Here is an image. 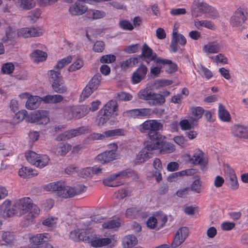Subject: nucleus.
Masks as SVG:
<instances>
[{
  "instance_id": "nucleus-24",
  "label": "nucleus",
  "mask_w": 248,
  "mask_h": 248,
  "mask_svg": "<svg viewBox=\"0 0 248 248\" xmlns=\"http://www.w3.org/2000/svg\"><path fill=\"white\" fill-rule=\"evenodd\" d=\"M204 112V109L201 107H192L189 109V116L192 122H196L201 119Z\"/></svg>"
},
{
  "instance_id": "nucleus-51",
  "label": "nucleus",
  "mask_w": 248,
  "mask_h": 248,
  "mask_svg": "<svg viewBox=\"0 0 248 248\" xmlns=\"http://www.w3.org/2000/svg\"><path fill=\"white\" fill-rule=\"evenodd\" d=\"M140 214V210L137 207H130L126 209L125 216L127 218H134L138 217Z\"/></svg>"
},
{
  "instance_id": "nucleus-63",
  "label": "nucleus",
  "mask_w": 248,
  "mask_h": 248,
  "mask_svg": "<svg viewBox=\"0 0 248 248\" xmlns=\"http://www.w3.org/2000/svg\"><path fill=\"white\" fill-rule=\"evenodd\" d=\"M119 25L120 28L124 30L132 31L134 29L133 25L127 20H120Z\"/></svg>"
},
{
  "instance_id": "nucleus-35",
  "label": "nucleus",
  "mask_w": 248,
  "mask_h": 248,
  "mask_svg": "<svg viewBox=\"0 0 248 248\" xmlns=\"http://www.w3.org/2000/svg\"><path fill=\"white\" fill-rule=\"evenodd\" d=\"M88 17L92 20H97L104 17L106 16L105 12L101 10L91 9L87 12Z\"/></svg>"
},
{
  "instance_id": "nucleus-33",
  "label": "nucleus",
  "mask_w": 248,
  "mask_h": 248,
  "mask_svg": "<svg viewBox=\"0 0 248 248\" xmlns=\"http://www.w3.org/2000/svg\"><path fill=\"white\" fill-rule=\"evenodd\" d=\"M18 174L23 178H27L36 175L37 173L31 168L22 167L19 170Z\"/></svg>"
},
{
  "instance_id": "nucleus-16",
  "label": "nucleus",
  "mask_w": 248,
  "mask_h": 248,
  "mask_svg": "<svg viewBox=\"0 0 248 248\" xmlns=\"http://www.w3.org/2000/svg\"><path fill=\"white\" fill-rule=\"evenodd\" d=\"M72 149V146L66 142H59L54 145L51 152L57 156H64Z\"/></svg>"
},
{
  "instance_id": "nucleus-7",
  "label": "nucleus",
  "mask_w": 248,
  "mask_h": 248,
  "mask_svg": "<svg viewBox=\"0 0 248 248\" xmlns=\"http://www.w3.org/2000/svg\"><path fill=\"white\" fill-rule=\"evenodd\" d=\"M185 157L191 163L194 165H199L202 170H205L207 168L208 163L207 159L204 156L202 151L199 149L194 151L192 156L190 154H186Z\"/></svg>"
},
{
  "instance_id": "nucleus-58",
  "label": "nucleus",
  "mask_w": 248,
  "mask_h": 248,
  "mask_svg": "<svg viewBox=\"0 0 248 248\" xmlns=\"http://www.w3.org/2000/svg\"><path fill=\"white\" fill-rule=\"evenodd\" d=\"M72 60V56H68L59 61L55 66V68L60 70L69 64L71 62Z\"/></svg>"
},
{
  "instance_id": "nucleus-10",
  "label": "nucleus",
  "mask_w": 248,
  "mask_h": 248,
  "mask_svg": "<svg viewBox=\"0 0 248 248\" xmlns=\"http://www.w3.org/2000/svg\"><path fill=\"white\" fill-rule=\"evenodd\" d=\"M28 121L38 124H46L49 122L48 113L46 110H37L31 112L28 117Z\"/></svg>"
},
{
  "instance_id": "nucleus-34",
  "label": "nucleus",
  "mask_w": 248,
  "mask_h": 248,
  "mask_svg": "<svg viewBox=\"0 0 248 248\" xmlns=\"http://www.w3.org/2000/svg\"><path fill=\"white\" fill-rule=\"evenodd\" d=\"M42 101L45 103L54 104L61 102L63 97L59 94L47 95L41 98Z\"/></svg>"
},
{
  "instance_id": "nucleus-20",
  "label": "nucleus",
  "mask_w": 248,
  "mask_h": 248,
  "mask_svg": "<svg viewBox=\"0 0 248 248\" xmlns=\"http://www.w3.org/2000/svg\"><path fill=\"white\" fill-rule=\"evenodd\" d=\"M148 69L145 65H141L133 74L132 81L134 84L139 83L143 80L147 73Z\"/></svg>"
},
{
  "instance_id": "nucleus-1",
  "label": "nucleus",
  "mask_w": 248,
  "mask_h": 248,
  "mask_svg": "<svg viewBox=\"0 0 248 248\" xmlns=\"http://www.w3.org/2000/svg\"><path fill=\"white\" fill-rule=\"evenodd\" d=\"M139 130L142 133H146L149 140L145 142L159 141L161 145L160 139L162 136L157 132L163 129V124L157 120H148L145 121L139 126Z\"/></svg>"
},
{
  "instance_id": "nucleus-36",
  "label": "nucleus",
  "mask_w": 248,
  "mask_h": 248,
  "mask_svg": "<svg viewBox=\"0 0 248 248\" xmlns=\"http://www.w3.org/2000/svg\"><path fill=\"white\" fill-rule=\"evenodd\" d=\"M218 116L223 122H229L231 119L229 112L221 104H219L218 107Z\"/></svg>"
},
{
  "instance_id": "nucleus-48",
  "label": "nucleus",
  "mask_w": 248,
  "mask_h": 248,
  "mask_svg": "<svg viewBox=\"0 0 248 248\" xmlns=\"http://www.w3.org/2000/svg\"><path fill=\"white\" fill-rule=\"evenodd\" d=\"M190 188L192 191L197 193H200L202 191L203 186L199 178L193 182Z\"/></svg>"
},
{
  "instance_id": "nucleus-54",
  "label": "nucleus",
  "mask_w": 248,
  "mask_h": 248,
  "mask_svg": "<svg viewBox=\"0 0 248 248\" xmlns=\"http://www.w3.org/2000/svg\"><path fill=\"white\" fill-rule=\"evenodd\" d=\"M163 60L165 61L164 62H158L157 64H167L168 69L167 71L169 73H173L176 71L177 67V65L173 63L172 61L167 59H162Z\"/></svg>"
},
{
  "instance_id": "nucleus-9",
  "label": "nucleus",
  "mask_w": 248,
  "mask_h": 248,
  "mask_svg": "<svg viewBox=\"0 0 248 248\" xmlns=\"http://www.w3.org/2000/svg\"><path fill=\"white\" fill-rule=\"evenodd\" d=\"M167 220V217L165 215L157 213L148 218L146 224L150 229H159L164 226Z\"/></svg>"
},
{
  "instance_id": "nucleus-45",
  "label": "nucleus",
  "mask_w": 248,
  "mask_h": 248,
  "mask_svg": "<svg viewBox=\"0 0 248 248\" xmlns=\"http://www.w3.org/2000/svg\"><path fill=\"white\" fill-rule=\"evenodd\" d=\"M36 162L34 166L39 168H42L48 165L49 158L46 155H39Z\"/></svg>"
},
{
  "instance_id": "nucleus-59",
  "label": "nucleus",
  "mask_w": 248,
  "mask_h": 248,
  "mask_svg": "<svg viewBox=\"0 0 248 248\" xmlns=\"http://www.w3.org/2000/svg\"><path fill=\"white\" fill-rule=\"evenodd\" d=\"M116 60V57L112 54H108L102 56L100 59V62L102 63H111Z\"/></svg>"
},
{
  "instance_id": "nucleus-19",
  "label": "nucleus",
  "mask_w": 248,
  "mask_h": 248,
  "mask_svg": "<svg viewBox=\"0 0 248 248\" xmlns=\"http://www.w3.org/2000/svg\"><path fill=\"white\" fill-rule=\"evenodd\" d=\"M231 133L235 137L248 139V127L242 125L236 124L231 128Z\"/></svg>"
},
{
  "instance_id": "nucleus-3",
  "label": "nucleus",
  "mask_w": 248,
  "mask_h": 248,
  "mask_svg": "<svg viewBox=\"0 0 248 248\" xmlns=\"http://www.w3.org/2000/svg\"><path fill=\"white\" fill-rule=\"evenodd\" d=\"M116 241L117 238L114 235L109 237L99 238L91 230L88 232L87 237L83 238V242L90 243L92 247L95 248L104 246L112 248L114 246Z\"/></svg>"
},
{
  "instance_id": "nucleus-6",
  "label": "nucleus",
  "mask_w": 248,
  "mask_h": 248,
  "mask_svg": "<svg viewBox=\"0 0 248 248\" xmlns=\"http://www.w3.org/2000/svg\"><path fill=\"white\" fill-rule=\"evenodd\" d=\"M88 114V108L85 107L73 106L65 108L63 117L66 120L80 119Z\"/></svg>"
},
{
  "instance_id": "nucleus-28",
  "label": "nucleus",
  "mask_w": 248,
  "mask_h": 248,
  "mask_svg": "<svg viewBox=\"0 0 248 248\" xmlns=\"http://www.w3.org/2000/svg\"><path fill=\"white\" fill-rule=\"evenodd\" d=\"M220 50V45L217 42H210L205 45L202 48L203 51L206 53H217Z\"/></svg>"
},
{
  "instance_id": "nucleus-50",
  "label": "nucleus",
  "mask_w": 248,
  "mask_h": 248,
  "mask_svg": "<svg viewBox=\"0 0 248 248\" xmlns=\"http://www.w3.org/2000/svg\"><path fill=\"white\" fill-rule=\"evenodd\" d=\"M152 93L149 89L145 88L140 90L138 93V96L140 99L150 101Z\"/></svg>"
},
{
  "instance_id": "nucleus-31",
  "label": "nucleus",
  "mask_w": 248,
  "mask_h": 248,
  "mask_svg": "<svg viewBox=\"0 0 248 248\" xmlns=\"http://www.w3.org/2000/svg\"><path fill=\"white\" fill-rule=\"evenodd\" d=\"M42 97L38 96L31 95L26 103V108L29 109H34L37 108L42 101Z\"/></svg>"
},
{
  "instance_id": "nucleus-15",
  "label": "nucleus",
  "mask_w": 248,
  "mask_h": 248,
  "mask_svg": "<svg viewBox=\"0 0 248 248\" xmlns=\"http://www.w3.org/2000/svg\"><path fill=\"white\" fill-rule=\"evenodd\" d=\"M208 4L200 0H194L191 6L192 16L198 17L205 13Z\"/></svg>"
},
{
  "instance_id": "nucleus-32",
  "label": "nucleus",
  "mask_w": 248,
  "mask_h": 248,
  "mask_svg": "<svg viewBox=\"0 0 248 248\" xmlns=\"http://www.w3.org/2000/svg\"><path fill=\"white\" fill-rule=\"evenodd\" d=\"M161 145L157 150H159L161 154H170L175 151L174 145L169 142H164L160 139Z\"/></svg>"
},
{
  "instance_id": "nucleus-52",
  "label": "nucleus",
  "mask_w": 248,
  "mask_h": 248,
  "mask_svg": "<svg viewBox=\"0 0 248 248\" xmlns=\"http://www.w3.org/2000/svg\"><path fill=\"white\" fill-rule=\"evenodd\" d=\"M172 39L181 45H185L186 43V38L182 34L178 33L176 30H173Z\"/></svg>"
},
{
  "instance_id": "nucleus-46",
  "label": "nucleus",
  "mask_w": 248,
  "mask_h": 248,
  "mask_svg": "<svg viewBox=\"0 0 248 248\" xmlns=\"http://www.w3.org/2000/svg\"><path fill=\"white\" fill-rule=\"evenodd\" d=\"M138 58L131 57L123 61L121 64V67L123 69H126L128 68L133 67L138 63Z\"/></svg>"
},
{
  "instance_id": "nucleus-39",
  "label": "nucleus",
  "mask_w": 248,
  "mask_h": 248,
  "mask_svg": "<svg viewBox=\"0 0 248 248\" xmlns=\"http://www.w3.org/2000/svg\"><path fill=\"white\" fill-rule=\"evenodd\" d=\"M110 118V117L108 114L100 109L96 119V124L98 126H102L107 123Z\"/></svg>"
},
{
  "instance_id": "nucleus-38",
  "label": "nucleus",
  "mask_w": 248,
  "mask_h": 248,
  "mask_svg": "<svg viewBox=\"0 0 248 248\" xmlns=\"http://www.w3.org/2000/svg\"><path fill=\"white\" fill-rule=\"evenodd\" d=\"M194 25L199 30L201 29L202 27L210 30H214L215 29L214 24L211 21L208 20H199L198 19H196L194 20Z\"/></svg>"
},
{
  "instance_id": "nucleus-43",
  "label": "nucleus",
  "mask_w": 248,
  "mask_h": 248,
  "mask_svg": "<svg viewBox=\"0 0 248 248\" xmlns=\"http://www.w3.org/2000/svg\"><path fill=\"white\" fill-rule=\"evenodd\" d=\"M121 225L119 219H113L104 222L102 226L103 229L115 230L119 228Z\"/></svg>"
},
{
  "instance_id": "nucleus-21",
  "label": "nucleus",
  "mask_w": 248,
  "mask_h": 248,
  "mask_svg": "<svg viewBox=\"0 0 248 248\" xmlns=\"http://www.w3.org/2000/svg\"><path fill=\"white\" fill-rule=\"evenodd\" d=\"M81 131V128L76 129H72L69 131H66L59 135L56 138L58 141H65L68 140L73 137L77 136L80 134Z\"/></svg>"
},
{
  "instance_id": "nucleus-13",
  "label": "nucleus",
  "mask_w": 248,
  "mask_h": 248,
  "mask_svg": "<svg viewBox=\"0 0 248 248\" xmlns=\"http://www.w3.org/2000/svg\"><path fill=\"white\" fill-rule=\"evenodd\" d=\"M189 230L187 227H183L176 232L174 238L171 244V248H176L182 245L189 235Z\"/></svg>"
},
{
  "instance_id": "nucleus-29",
  "label": "nucleus",
  "mask_w": 248,
  "mask_h": 248,
  "mask_svg": "<svg viewBox=\"0 0 248 248\" xmlns=\"http://www.w3.org/2000/svg\"><path fill=\"white\" fill-rule=\"evenodd\" d=\"M50 238V236L47 233L37 234L30 237V242L35 245H40L48 241Z\"/></svg>"
},
{
  "instance_id": "nucleus-17",
  "label": "nucleus",
  "mask_w": 248,
  "mask_h": 248,
  "mask_svg": "<svg viewBox=\"0 0 248 248\" xmlns=\"http://www.w3.org/2000/svg\"><path fill=\"white\" fill-rule=\"evenodd\" d=\"M141 55L143 57L153 61L156 64L158 62H165L161 58L157 57L155 53H153V50L146 44L143 45Z\"/></svg>"
},
{
  "instance_id": "nucleus-30",
  "label": "nucleus",
  "mask_w": 248,
  "mask_h": 248,
  "mask_svg": "<svg viewBox=\"0 0 248 248\" xmlns=\"http://www.w3.org/2000/svg\"><path fill=\"white\" fill-rule=\"evenodd\" d=\"M30 56L31 60L36 62L45 61L47 57V55L45 52L39 49L34 50Z\"/></svg>"
},
{
  "instance_id": "nucleus-5",
  "label": "nucleus",
  "mask_w": 248,
  "mask_h": 248,
  "mask_svg": "<svg viewBox=\"0 0 248 248\" xmlns=\"http://www.w3.org/2000/svg\"><path fill=\"white\" fill-rule=\"evenodd\" d=\"M60 187L59 192H57V196L63 198L73 197L83 192L86 188V187L83 185H78L76 187H72L66 185L63 182H62Z\"/></svg>"
},
{
  "instance_id": "nucleus-14",
  "label": "nucleus",
  "mask_w": 248,
  "mask_h": 248,
  "mask_svg": "<svg viewBox=\"0 0 248 248\" xmlns=\"http://www.w3.org/2000/svg\"><path fill=\"white\" fill-rule=\"evenodd\" d=\"M152 114L150 108H143L126 110L123 113V115L128 118H141L143 117H150Z\"/></svg>"
},
{
  "instance_id": "nucleus-41",
  "label": "nucleus",
  "mask_w": 248,
  "mask_h": 248,
  "mask_svg": "<svg viewBox=\"0 0 248 248\" xmlns=\"http://www.w3.org/2000/svg\"><path fill=\"white\" fill-rule=\"evenodd\" d=\"M150 101L153 105H161L164 103L165 99L162 94L152 93Z\"/></svg>"
},
{
  "instance_id": "nucleus-2",
  "label": "nucleus",
  "mask_w": 248,
  "mask_h": 248,
  "mask_svg": "<svg viewBox=\"0 0 248 248\" xmlns=\"http://www.w3.org/2000/svg\"><path fill=\"white\" fill-rule=\"evenodd\" d=\"M32 205V200L29 197H24L16 201L12 208L10 206L6 210V216L12 217L14 215L22 216L28 212L31 209Z\"/></svg>"
},
{
  "instance_id": "nucleus-18",
  "label": "nucleus",
  "mask_w": 248,
  "mask_h": 248,
  "mask_svg": "<svg viewBox=\"0 0 248 248\" xmlns=\"http://www.w3.org/2000/svg\"><path fill=\"white\" fill-rule=\"evenodd\" d=\"M246 20V16L245 12L240 9L235 11L232 16L230 19L231 24L234 27L242 25Z\"/></svg>"
},
{
  "instance_id": "nucleus-55",
  "label": "nucleus",
  "mask_w": 248,
  "mask_h": 248,
  "mask_svg": "<svg viewBox=\"0 0 248 248\" xmlns=\"http://www.w3.org/2000/svg\"><path fill=\"white\" fill-rule=\"evenodd\" d=\"M101 80V77L100 75H96L94 76L91 79L88 83V85L91 86L93 90L95 91L97 89Z\"/></svg>"
},
{
  "instance_id": "nucleus-8",
  "label": "nucleus",
  "mask_w": 248,
  "mask_h": 248,
  "mask_svg": "<svg viewBox=\"0 0 248 248\" xmlns=\"http://www.w3.org/2000/svg\"><path fill=\"white\" fill-rule=\"evenodd\" d=\"M49 79L52 82V88L55 92L63 93L66 91V88L63 85L64 81L59 71H56L54 70H50L49 72Z\"/></svg>"
},
{
  "instance_id": "nucleus-57",
  "label": "nucleus",
  "mask_w": 248,
  "mask_h": 248,
  "mask_svg": "<svg viewBox=\"0 0 248 248\" xmlns=\"http://www.w3.org/2000/svg\"><path fill=\"white\" fill-rule=\"evenodd\" d=\"M30 37H35L42 36L44 33V31L41 27H32L30 28Z\"/></svg>"
},
{
  "instance_id": "nucleus-61",
  "label": "nucleus",
  "mask_w": 248,
  "mask_h": 248,
  "mask_svg": "<svg viewBox=\"0 0 248 248\" xmlns=\"http://www.w3.org/2000/svg\"><path fill=\"white\" fill-rule=\"evenodd\" d=\"M30 28H22L17 31V35L19 37L29 38L30 37Z\"/></svg>"
},
{
  "instance_id": "nucleus-44",
  "label": "nucleus",
  "mask_w": 248,
  "mask_h": 248,
  "mask_svg": "<svg viewBox=\"0 0 248 248\" xmlns=\"http://www.w3.org/2000/svg\"><path fill=\"white\" fill-rule=\"evenodd\" d=\"M62 183L61 181H57L48 183L44 186V189L46 191L56 192L57 195Z\"/></svg>"
},
{
  "instance_id": "nucleus-37",
  "label": "nucleus",
  "mask_w": 248,
  "mask_h": 248,
  "mask_svg": "<svg viewBox=\"0 0 248 248\" xmlns=\"http://www.w3.org/2000/svg\"><path fill=\"white\" fill-rule=\"evenodd\" d=\"M196 172L195 170L194 169H187L184 170H182L180 172H176L171 174L170 176L169 179L170 182L175 181V179L177 177L184 175H193Z\"/></svg>"
},
{
  "instance_id": "nucleus-12",
  "label": "nucleus",
  "mask_w": 248,
  "mask_h": 248,
  "mask_svg": "<svg viewBox=\"0 0 248 248\" xmlns=\"http://www.w3.org/2000/svg\"><path fill=\"white\" fill-rule=\"evenodd\" d=\"M224 172L226 182L232 189L236 190L239 187V184L236 173L232 168L228 165H225Z\"/></svg>"
},
{
  "instance_id": "nucleus-49",
  "label": "nucleus",
  "mask_w": 248,
  "mask_h": 248,
  "mask_svg": "<svg viewBox=\"0 0 248 248\" xmlns=\"http://www.w3.org/2000/svg\"><path fill=\"white\" fill-rule=\"evenodd\" d=\"M5 31L6 37L2 39L3 42L4 43H7L9 41L14 40L16 36L15 31L11 27H8Z\"/></svg>"
},
{
  "instance_id": "nucleus-27",
  "label": "nucleus",
  "mask_w": 248,
  "mask_h": 248,
  "mask_svg": "<svg viewBox=\"0 0 248 248\" xmlns=\"http://www.w3.org/2000/svg\"><path fill=\"white\" fill-rule=\"evenodd\" d=\"M104 139L114 138L116 137L124 136L126 134V130L122 128H118L105 131L103 132Z\"/></svg>"
},
{
  "instance_id": "nucleus-53",
  "label": "nucleus",
  "mask_w": 248,
  "mask_h": 248,
  "mask_svg": "<svg viewBox=\"0 0 248 248\" xmlns=\"http://www.w3.org/2000/svg\"><path fill=\"white\" fill-rule=\"evenodd\" d=\"M83 61L81 59H78L73 63L69 66L68 70L69 72H74L80 69L83 66Z\"/></svg>"
},
{
  "instance_id": "nucleus-4",
  "label": "nucleus",
  "mask_w": 248,
  "mask_h": 248,
  "mask_svg": "<svg viewBox=\"0 0 248 248\" xmlns=\"http://www.w3.org/2000/svg\"><path fill=\"white\" fill-rule=\"evenodd\" d=\"M160 146L159 141L144 142V147L142 150L136 155L134 162L135 164L138 165L143 163L151 158L154 153Z\"/></svg>"
},
{
  "instance_id": "nucleus-42",
  "label": "nucleus",
  "mask_w": 248,
  "mask_h": 248,
  "mask_svg": "<svg viewBox=\"0 0 248 248\" xmlns=\"http://www.w3.org/2000/svg\"><path fill=\"white\" fill-rule=\"evenodd\" d=\"M17 5L23 10H29L35 5L34 0H17Z\"/></svg>"
},
{
  "instance_id": "nucleus-47",
  "label": "nucleus",
  "mask_w": 248,
  "mask_h": 248,
  "mask_svg": "<svg viewBox=\"0 0 248 248\" xmlns=\"http://www.w3.org/2000/svg\"><path fill=\"white\" fill-rule=\"evenodd\" d=\"M197 72L207 79H209L213 76L211 71L201 64L198 65Z\"/></svg>"
},
{
  "instance_id": "nucleus-22",
  "label": "nucleus",
  "mask_w": 248,
  "mask_h": 248,
  "mask_svg": "<svg viewBox=\"0 0 248 248\" xmlns=\"http://www.w3.org/2000/svg\"><path fill=\"white\" fill-rule=\"evenodd\" d=\"M90 230L77 229L70 232L69 237L74 241H83V238L87 237Z\"/></svg>"
},
{
  "instance_id": "nucleus-62",
  "label": "nucleus",
  "mask_w": 248,
  "mask_h": 248,
  "mask_svg": "<svg viewBox=\"0 0 248 248\" xmlns=\"http://www.w3.org/2000/svg\"><path fill=\"white\" fill-rule=\"evenodd\" d=\"M206 14L208 17L212 18H216L218 16V13L217 11L213 7L208 5V7L205 12Z\"/></svg>"
},
{
  "instance_id": "nucleus-64",
  "label": "nucleus",
  "mask_w": 248,
  "mask_h": 248,
  "mask_svg": "<svg viewBox=\"0 0 248 248\" xmlns=\"http://www.w3.org/2000/svg\"><path fill=\"white\" fill-rule=\"evenodd\" d=\"M2 240L7 244H12L15 240L14 235L9 232H4L2 235Z\"/></svg>"
},
{
  "instance_id": "nucleus-11",
  "label": "nucleus",
  "mask_w": 248,
  "mask_h": 248,
  "mask_svg": "<svg viewBox=\"0 0 248 248\" xmlns=\"http://www.w3.org/2000/svg\"><path fill=\"white\" fill-rule=\"evenodd\" d=\"M128 176V173L127 171H121L116 174L111 175L110 176L105 179L103 180V184L105 186L115 187L118 186L123 184L120 180L125 178Z\"/></svg>"
},
{
  "instance_id": "nucleus-60",
  "label": "nucleus",
  "mask_w": 248,
  "mask_h": 248,
  "mask_svg": "<svg viewBox=\"0 0 248 248\" xmlns=\"http://www.w3.org/2000/svg\"><path fill=\"white\" fill-rule=\"evenodd\" d=\"M15 65L12 62H7L4 64L2 67V71L5 74H10L13 72Z\"/></svg>"
},
{
  "instance_id": "nucleus-26",
  "label": "nucleus",
  "mask_w": 248,
  "mask_h": 248,
  "mask_svg": "<svg viewBox=\"0 0 248 248\" xmlns=\"http://www.w3.org/2000/svg\"><path fill=\"white\" fill-rule=\"evenodd\" d=\"M117 158V155L116 154L107 151L98 155L96 157V159L101 163L104 164L115 160Z\"/></svg>"
},
{
  "instance_id": "nucleus-23",
  "label": "nucleus",
  "mask_w": 248,
  "mask_h": 248,
  "mask_svg": "<svg viewBox=\"0 0 248 248\" xmlns=\"http://www.w3.org/2000/svg\"><path fill=\"white\" fill-rule=\"evenodd\" d=\"M87 11V7L78 2L71 5L69 12L72 16H78L84 14Z\"/></svg>"
},
{
  "instance_id": "nucleus-25",
  "label": "nucleus",
  "mask_w": 248,
  "mask_h": 248,
  "mask_svg": "<svg viewBox=\"0 0 248 248\" xmlns=\"http://www.w3.org/2000/svg\"><path fill=\"white\" fill-rule=\"evenodd\" d=\"M101 110L105 112L110 117L114 115H117V114L116 113V112L118 110L117 103L114 100L109 101Z\"/></svg>"
},
{
  "instance_id": "nucleus-40",
  "label": "nucleus",
  "mask_w": 248,
  "mask_h": 248,
  "mask_svg": "<svg viewBox=\"0 0 248 248\" xmlns=\"http://www.w3.org/2000/svg\"><path fill=\"white\" fill-rule=\"evenodd\" d=\"M137 244V238L133 235H128L123 239V245L124 248L132 247Z\"/></svg>"
},
{
  "instance_id": "nucleus-56",
  "label": "nucleus",
  "mask_w": 248,
  "mask_h": 248,
  "mask_svg": "<svg viewBox=\"0 0 248 248\" xmlns=\"http://www.w3.org/2000/svg\"><path fill=\"white\" fill-rule=\"evenodd\" d=\"M39 155L33 151H28L25 153L27 160L31 164L34 165Z\"/></svg>"
}]
</instances>
